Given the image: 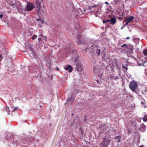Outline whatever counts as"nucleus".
Instances as JSON below:
<instances>
[{
  "label": "nucleus",
  "mask_w": 147,
  "mask_h": 147,
  "mask_svg": "<svg viewBox=\"0 0 147 147\" xmlns=\"http://www.w3.org/2000/svg\"><path fill=\"white\" fill-rule=\"evenodd\" d=\"M94 72L95 74H98V77L101 78L103 75V71L104 70V66L102 63H101L99 65H97L94 67Z\"/></svg>",
  "instance_id": "obj_1"
},
{
  "label": "nucleus",
  "mask_w": 147,
  "mask_h": 147,
  "mask_svg": "<svg viewBox=\"0 0 147 147\" xmlns=\"http://www.w3.org/2000/svg\"><path fill=\"white\" fill-rule=\"evenodd\" d=\"M138 87L137 83L134 81H132L129 85V87L132 91H135Z\"/></svg>",
  "instance_id": "obj_2"
},
{
  "label": "nucleus",
  "mask_w": 147,
  "mask_h": 147,
  "mask_svg": "<svg viewBox=\"0 0 147 147\" xmlns=\"http://www.w3.org/2000/svg\"><path fill=\"white\" fill-rule=\"evenodd\" d=\"M35 7V5L33 3L30 2H28L27 5L24 9V11L29 12L31 11Z\"/></svg>",
  "instance_id": "obj_3"
},
{
  "label": "nucleus",
  "mask_w": 147,
  "mask_h": 147,
  "mask_svg": "<svg viewBox=\"0 0 147 147\" xmlns=\"http://www.w3.org/2000/svg\"><path fill=\"white\" fill-rule=\"evenodd\" d=\"M76 37L77 42L78 45H84L85 44L86 41L82 37L81 35L77 34Z\"/></svg>",
  "instance_id": "obj_4"
},
{
  "label": "nucleus",
  "mask_w": 147,
  "mask_h": 147,
  "mask_svg": "<svg viewBox=\"0 0 147 147\" xmlns=\"http://www.w3.org/2000/svg\"><path fill=\"white\" fill-rule=\"evenodd\" d=\"M77 61V58H75V64L76 65V68L77 70L78 71H82L83 69V66L81 63L76 62V61Z\"/></svg>",
  "instance_id": "obj_5"
},
{
  "label": "nucleus",
  "mask_w": 147,
  "mask_h": 147,
  "mask_svg": "<svg viewBox=\"0 0 147 147\" xmlns=\"http://www.w3.org/2000/svg\"><path fill=\"white\" fill-rule=\"evenodd\" d=\"M134 19V17L133 16H129L127 17L125 20V22H132L133 19Z\"/></svg>",
  "instance_id": "obj_6"
},
{
  "label": "nucleus",
  "mask_w": 147,
  "mask_h": 147,
  "mask_svg": "<svg viewBox=\"0 0 147 147\" xmlns=\"http://www.w3.org/2000/svg\"><path fill=\"white\" fill-rule=\"evenodd\" d=\"M110 23L111 24L113 25H114L116 22V18H111L110 20Z\"/></svg>",
  "instance_id": "obj_7"
},
{
  "label": "nucleus",
  "mask_w": 147,
  "mask_h": 147,
  "mask_svg": "<svg viewBox=\"0 0 147 147\" xmlns=\"http://www.w3.org/2000/svg\"><path fill=\"white\" fill-rule=\"evenodd\" d=\"M65 69L66 70H69V72H71L72 71L73 68L71 65H69L67 67L65 68Z\"/></svg>",
  "instance_id": "obj_8"
},
{
  "label": "nucleus",
  "mask_w": 147,
  "mask_h": 147,
  "mask_svg": "<svg viewBox=\"0 0 147 147\" xmlns=\"http://www.w3.org/2000/svg\"><path fill=\"white\" fill-rule=\"evenodd\" d=\"M16 4H18V5H21V3H20V2H16V4H15L14 3H11L10 4V5L11 6H15L16 7V8L17 9H18V7L17 6V5H16Z\"/></svg>",
  "instance_id": "obj_9"
},
{
  "label": "nucleus",
  "mask_w": 147,
  "mask_h": 147,
  "mask_svg": "<svg viewBox=\"0 0 147 147\" xmlns=\"http://www.w3.org/2000/svg\"><path fill=\"white\" fill-rule=\"evenodd\" d=\"M110 140L107 138H105L104 139V141L101 144H104V143L107 142V144H108L110 142Z\"/></svg>",
  "instance_id": "obj_10"
},
{
  "label": "nucleus",
  "mask_w": 147,
  "mask_h": 147,
  "mask_svg": "<svg viewBox=\"0 0 147 147\" xmlns=\"http://www.w3.org/2000/svg\"><path fill=\"white\" fill-rule=\"evenodd\" d=\"M36 7H37V8H39V7H40L41 6L40 3L39 1H37L36 2Z\"/></svg>",
  "instance_id": "obj_11"
},
{
  "label": "nucleus",
  "mask_w": 147,
  "mask_h": 147,
  "mask_svg": "<svg viewBox=\"0 0 147 147\" xmlns=\"http://www.w3.org/2000/svg\"><path fill=\"white\" fill-rule=\"evenodd\" d=\"M111 78H113V80H117L119 78V77L118 76H111L110 77Z\"/></svg>",
  "instance_id": "obj_12"
},
{
  "label": "nucleus",
  "mask_w": 147,
  "mask_h": 147,
  "mask_svg": "<svg viewBox=\"0 0 147 147\" xmlns=\"http://www.w3.org/2000/svg\"><path fill=\"white\" fill-rule=\"evenodd\" d=\"M96 53L98 55H99L100 53V49H96Z\"/></svg>",
  "instance_id": "obj_13"
},
{
  "label": "nucleus",
  "mask_w": 147,
  "mask_h": 147,
  "mask_svg": "<svg viewBox=\"0 0 147 147\" xmlns=\"http://www.w3.org/2000/svg\"><path fill=\"white\" fill-rule=\"evenodd\" d=\"M143 120L144 121H147V115H145L144 117L143 118Z\"/></svg>",
  "instance_id": "obj_14"
},
{
  "label": "nucleus",
  "mask_w": 147,
  "mask_h": 147,
  "mask_svg": "<svg viewBox=\"0 0 147 147\" xmlns=\"http://www.w3.org/2000/svg\"><path fill=\"white\" fill-rule=\"evenodd\" d=\"M143 53L145 56H147V49H145L143 51Z\"/></svg>",
  "instance_id": "obj_15"
},
{
  "label": "nucleus",
  "mask_w": 147,
  "mask_h": 147,
  "mask_svg": "<svg viewBox=\"0 0 147 147\" xmlns=\"http://www.w3.org/2000/svg\"><path fill=\"white\" fill-rule=\"evenodd\" d=\"M40 7H39V9L38 8H37V7H36V10L38 11V14H40Z\"/></svg>",
  "instance_id": "obj_16"
},
{
  "label": "nucleus",
  "mask_w": 147,
  "mask_h": 147,
  "mask_svg": "<svg viewBox=\"0 0 147 147\" xmlns=\"http://www.w3.org/2000/svg\"><path fill=\"white\" fill-rule=\"evenodd\" d=\"M37 35H33L32 37V39L34 40L37 37Z\"/></svg>",
  "instance_id": "obj_17"
},
{
  "label": "nucleus",
  "mask_w": 147,
  "mask_h": 147,
  "mask_svg": "<svg viewBox=\"0 0 147 147\" xmlns=\"http://www.w3.org/2000/svg\"><path fill=\"white\" fill-rule=\"evenodd\" d=\"M102 146V147H107L108 146V144H106L105 143H104V144H101Z\"/></svg>",
  "instance_id": "obj_18"
},
{
  "label": "nucleus",
  "mask_w": 147,
  "mask_h": 147,
  "mask_svg": "<svg viewBox=\"0 0 147 147\" xmlns=\"http://www.w3.org/2000/svg\"><path fill=\"white\" fill-rule=\"evenodd\" d=\"M96 45H92L91 46H90V48L92 49H95V48L96 47Z\"/></svg>",
  "instance_id": "obj_19"
},
{
  "label": "nucleus",
  "mask_w": 147,
  "mask_h": 147,
  "mask_svg": "<svg viewBox=\"0 0 147 147\" xmlns=\"http://www.w3.org/2000/svg\"><path fill=\"white\" fill-rule=\"evenodd\" d=\"M124 46H125L126 48H128V47H127L128 46H127V45H126V44H124L123 45L121 46V47H123Z\"/></svg>",
  "instance_id": "obj_20"
},
{
  "label": "nucleus",
  "mask_w": 147,
  "mask_h": 147,
  "mask_svg": "<svg viewBox=\"0 0 147 147\" xmlns=\"http://www.w3.org/2000/svg\"><path fill=\"white\" fill-rule=\"evenodd\" d=\"M123 69H125L126 70H127V67H126L125 66H124V65H123Z\"/></svg>",
  "instance_id": "obj_21"
},
{
  "label": "nucleus",
  "mask_w": 147,
  "mask_h": 147,
  "mask_svg": "<svg viewBox=\"0 0 147 147\" xmlns=\"http://www.w3.org/2000/svg\"><path fill=\"white\" fill-rule=\"evenodd\" d=\"M97 6H98V5H94L91 6L90 7V8H93V7H96Z\"/></svg>",
  "instance_id": "obj_22"
},
{
  "label": "nucleus",
  "mask_w": 147,
  "mask_h": 147,
  "mask_svg": "<svg viewBox=\"0 0 147 147\" xmlns=\"http://www.w3.org/2000/svg\"><path fill=\"white\" fill-rule=\"evenodd\" d=\"M18 108V107H15V109L13 110V112H14L15 111L17 110Z\"/></svg>",
  "instance_id": "obj_23"
},
{
  "label": "nucleus",
  "mask_w": 147,
  "mask_h": 147,
  "mask_svg": "<svg viewBox=\"0 0 147 147\" xmlns=\"http://www.w3.org/2000/svg\"><path fill=\"white\" fill-rule=\"evenodd\" d=\"M37 20L38 21H41V22H43V21H42V20H41V19L40 18H38V19H37Z\"/></svg>",
  "instance_id": "obj_24"
},
{
  "label": "nucleus",
  "mask_w": 147,
  "mask_h": 147,
  "mask_svg": "<svg viewBox=\"0 0 147 147\" xmlns=\"http://www.w3.org/2000/svg\"><path fill=\"white\" fill-rule=\"evenodd\" d=\"M121 138V136H119L116 138V139H120Z\"/></svg>",
  "instance_id": "obj_25"
},
{
  "label": "nucleus",
  "mask_w": 147,
  "mask_h": 147,
  "mask_svg": "<svg viewBox=\"0 0 147 147\" xmlns=\"http://www.w3.org/2000/svg\"><path fill=\"white\" fill-rule=\"evenodd\" d=\"M3 16L2 14H0V19H2Z\"/></svg>",
  "instance_id": "obj_26"
},
{
  "label": "nucleus",
  "mask_w": 147,
  "mask_h": 147,
  "mask_svg": "<svg viewBox=\"0 0 147 147\" xmlns=\"http://www.w3.org/2000/svg\"><path fill=\"white\" fill-rule=\"evenodd\" d=\"M110 20L108 19L106 20V23L110 22Z\"/></svg>",
  "instance_id": "obj_27"
},
{
  "label": "nucleus",
  "mask_w": 147,
  "mask_h": 147,
  "mask_svg": "<svg viewBox=\"0 0 147 147\" xmlns=\"http://www.w3.org/2000/svg\"><path fill=\"white\" fill-rule=\"evenodd\" d=\"M121 41V40H120L119 42H118V45L119 46H121V45L119 43L120 42V41Z\"/></svg>",
  "instance_id": "obj_28"
},
{
  "label": "nucleus",
  "mask_w": 147,
  "mask_h": 147,
  "mask_svg": "<svg viewBox=\"0 0 147 147\" xmlns=\"http://www.w3.org/2000/svg\"><path fill=\"white\" fill-rule=\"evenodd\" d=\"M102 22L103 23H106V20H103L102 21Z\"/></svg>",
  "instance_id": "obj_29"
},
{
  "label": "nucleus",
  "mask_w": 147,
  "mask_h": 147,
  "mask_svg": "<svg viewBox=\"0 0 147 147\" xmlns=\"http://www.w3.org/2000/svg\"><path fill=\"white\" fill-rule=\"evenodd\" d=\"M126 22L125 24L127 26L128 25V24L129 23V22Z\"/></svg>",
  "instance_id": "obj_30"
},
{
  "label": "nucleus",
  "mask_w": 147,
  "mask_h": 147,
  "mask_svg": "<svg viewBox=\"0 0 147 147\" xmlns=\"http://www.w3.org/2000/svg\"><path fill=\"white\" fill-rule=\"evenodd\" d=\"M126 39L127 40L129 39H130V37H129V36L127 37H126Z\"/></svg>",
  "instance_id": "obj_31"
},
{
  "label": "nucleus",
  "mask_w": 147,
  "mask_h": 147,
  "mask_svg": "<svg viewBox=\"0 0 147 147\" xmlns=\"http://www.w3.org/2000/svg\"><path fill=\"white\" fill-rule=\"evenodd\" d=\"M41 39V37H38V40L39 41H40Z\"/></svg>",
  "instance_id": "obj_32"
},
{
  "label": "nucleus",
  "mask_w": 147,
  "mask_h": 147,
  "mask_svg": "<svg viewBox=\"0 0 147 147\" xmlns=\"http://www.w3.org/2000/svg\"><path fill=\"white\" fill-rule=\"evenodd\" d=\"M144 92L145 94H147V90H145Z\"/></svg>",
  "instance_id": "obj_33"
},
{
  "label": "nucleus",
  "mask_w": 147,
  "mask_h": 147,
  "mask_svg": "<svg viewBox=\"0 0 147 147\" xmlns=\"http://www.w3.org/2000/svg\"><path fill=\"white\" fill-rule=\"evenodd\" d=\"M56 69L57 70V71H59V68H58V67H56Z\"/></svg>",
  "instance_id": "obj_34"
},
{
  "label": "nucleus",
  "mask_w": 147,
  "mask_h": 147,
  "mask_svg": "<svg viewBox=\"0 0 147 147\" xmlns=\"http://www.w3.org/2000/svg\"><path fill=\"white\" fill-rule=\"evenodd\" d=\"M105 3L106 4H109V3L108 2H107L106 1L105 2Z\"/></svg>",
  "instance_id": "obj_35"
},
{
  "label": "nucleus",
  "mask_w": 147,
  "mask_h": 147,
  "mask_svg": "<svg viewBox=\"0 0 147 147\" xmlns=\"http://www.w3.org/2000/svg\"><path fill=\"white\" fill-rule=\"evenodd\" d=\"M70 99H72V100H74V98L71 97V98Z\"/></svg>",
  "instance_id": "obj_36"
},
{
  "label": "nucleus",
  "mask_w": 147,
  "mask_h": 147,
  "mask_svg": "<svg viewBox=\"0 0 147 147\" xmlns=\"http://www.w3.org/2000/svg\"><path fill=\"white\" fill-rule=\"evenodd\" d=\"M130 49V51H132L133 50V49L132 48H131Z\"/></svg>",
  "instance_id": "obj_37"
},
{
  "label": "nucleus",
  "mask_w": 147,
  "mask_h": 147,
  "mask_svg": "<svg viewBox=\"0 0 147 147\" xmlns=\"http://www.w3.org/2000/svg\"><path fill=\"white\" fill-rule=\"evenodd\" d=\"M118 142H120L121 141L120 139H118Z\"/></svg>",
  "instance_id": "obj_38"
},
{
  "label": "nucleus",
  "mask_w": 147,
  "mask_h": 147,
  "mask_svg": "<svg viewBox=\"0 0 147 147\" xmlns=\"http://www.w3.org/2000/svg\"><path fill=\"white\" fill-rule=\"evenodd\" d=\"M1 58V59H2V56L1 55H0V58Z\"/></svg>",
  "instance_id": "obj_39"
},
{
  "label": "nucleus",
  "mask_w": 147,
  "mask_h": 147,
  "mask_svg": "<svg viewBox=\"0 0 147 147\" xmlns=\"http://www.w3.org/2000/svg\"><path fill=\"white\" fill-rule=\"evenodd\" d=\"M42 13L43 14V13H44V11L43 10H42Z\"/></svg>",
  "instance_id": "obj_40"
},
{
  "label": "nucleus",
  "mask_w": 147,
  "mask_h": 147,
  "mask_svg": "<svg viewBox=\"0 0 147 147\" xmlns=\"http://www.w3.org/2000/svg\"><path fill=\"white\" fill-rule=\"evenodd\" d=\"M85 119H86V118L85 119H84V121L85 122L86 121V120Z\"/></svg>",
  "instance_id": "obj_41"
},
{
  "label": "nucleus",
  "mask_w": 147,
  "mask_h": 147,
  "mask_svg": "<svg viewBox=\"0 0 147 147\" xmlns=\"http://www.w3.org/2000/svg\"><path fill=\"white\" fill-rule=\"evenodd\" d=\"M144 102H142L141 103L142 104H144Z\"/></svg>",
  "instance_id": "obj_42"
},
{
  "label": "nucleus",
  "mask_w": 147,
  "mask_h": 147,
  "mask_svg": "<svg viewBox=\"0 0 147 147\" xmlns=\"http://www.w3.org/2000/svg\"><path fill=\"white\" fill-rule=\"evenodd\" d=\"M42 36V35H41V34H40V35H39V36Z\"/></svg>",
  "instance_id": "obj_43"
},
{
  "label": "nucleus",
  "mask_w": 147,
  "mask_h": 147,
  "mask_svg": "<svg viewBox=\"0 0 147 147\" xmlns=\"http://www.w3.org/2000/svg\"><path fill=\"white\" fill-rule=\"evenodd\" d=\"M139 147H144L143 146H139Z\"/></svg>",
  "instance_id": "obj_44"
},
{
  "label": "nucleus",
  "mask_w": 147,
  "mask_h": 147,
  "mask_svg": "<svg viewBox=\"0 0 147 147\" xmlns=\"http://www.w3.org/2000/svg\"><path fill=\"white\" fill-rule=\"evenodd\" d=\"M20 9L22 10V12L23 11L22 10V9Z\"/></svg>",
  "instance_id": "obj_45"
},
{
  "label": "nucleus",
  "mask_w": 147,
  "mask_h": 147,
  "mask_svg": "<svg viewBox=\"0 0 147 147\" xmlns=\"http://www.w3.org/2000/svg\"><path fill=\"white\" fill-rule=\"evenodd\" d=\"M142 1H144V0H141Z\"/></svg>",
  "instance_id": "obj_46"
},
{
  "label": "nucleus",
  "mask_w": 147,
  "mask_h": 147,
  "mask_svg": "<svg viewBox=\"0 0 147 147\" xmlns=\"http://www.w3.org/2000/svg\"><path fill=\"white\" fill-rule=\"evenodd\" d=\"M98 11H97L96 12H96H97Z\"/></svg>",
  "instance_id": "obj_47"
},
{
  "label": "nucleus",
  "mask_w": 147,
  "mask_h": 147,
  "mask_svg": "<svg viewBox=\"0 0 147 147\" xmlns=\"http://www.w3.org/2000/svg\"><path fill=\"white\" fill-rule=\"evenodd\" d=\"M17 98V97H16V98H16V99Z\"/></svg>",
  "instance_id": "obj_48"
},
{
  "label": "nucleus",
  "mask_w": 147,
  "mask_h": 147,
  "mask_svg": "<svg viewBox=\"0 0 147 147\" xmlns=\"http://www.w3.org/2000/svg\"><path fill=\"white\" fill-rule=\"evenodd\" d=\"M146 58H147V57H146Z\"/></svg>",
  "instance_id": "obj_49"
}]
</instances>
